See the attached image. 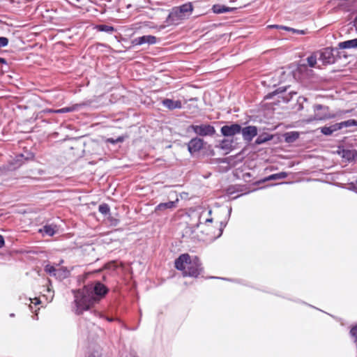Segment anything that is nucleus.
Wrapping results in <instances>:
<instances>
[{"label":"nucleus","mask_w":357,"mask_h":357,"mask_svg":"<svg viewBox=\"0 0 357 357\" xmlns=\"http://www.w3.org/2000/svg\"><path fill=\"white\" fill-rule=\"evenodd\" d=\"M109 289L105 285L97 281L75 292L76 313L82 314L98 303L105 297Z\"/></svg>","instance_id":"obj_1"},{"label":"nucleus","mask_w":357,"mask_h":357,"mask_svg":"<svg viewBox=\"0 0 357 357\" xmlns=\"http://www.w3.org/2000/svg\"><path fill=\"white\" fill-rule=\"evenodd\" d=\"M176 269L183 271L184 277L197 278L202 271V264L198 257L191 258L188 254H183L175 260Z\"/></svg>","instance_id":"obj_2"},{"label":"nucleus","mask_w":357,"mask_h":357,"mask_svg":"<svg viewBox=\"0 0 357 357\" xmlns=\"http://www.w3.org/2000/svg\"><path fill=\"white\" fill-rule=\"evenodd\" d=\"M192 6L190 3H185L179 7L172 9L169 15V18L174 22H178L188 16L192 11Z\"/></svg>","instance_id":"obj_3"},{"label":"nucleus","mask_w":357,"mask_h":357,"mask_svg":"<svg viewBox=\"0 0 357 357\" xmlns=\"http://www.w3.org/2000/svg\"><path fill=\"white\" fill-rule=\"evenodd\" d=\"M328 107L324 106L322 105H316L314 106V114L312 119H309L308 122H311L314 120L316 121H324L326 119H333L336 116V114H331L328 112Z\"/></svg>","instance_id":"obj_4"},{"label":"nucleus","mask_w":357,"mask_h":357,"mask_svg":"<svg viewBox=\"0 0 357 357\" xmlns=\"http://www.w3.org/2000/svg\"><path fill=\"white\" fill-rule=\"evenodd\" d=\"M190 128L193 132L202 137L213 136L215 133V129L213 126L209 124L202 123L200 125H191Z\"/></svg>","instance_id":"obj_5"},{"label":"nucleus","mask_w":357,"mask_h":357,"mask_svg":"<svg viewBox=\"0 0 357 357\" xmlns=\"http://www.w3.org/2000/svg\"><path fill=\"white\" fill-rule=\"evenodd\" d=\"M335 50L331 47L322 49L318 52L319 61L324 65L332 64L335 61V56L333 52Z\"/></svg>","instance_id":"obj_6"},{"label":"nucleus","mask_w":357,"mask_h":357,"mask_svg":"<svg viewBox=\"0 0 357 357\" xmlns=\"http://www.w3.org/2000/svg\"><path fill=\"white\" fill-rule=\"evenodd\" d=\"M220 131L225 137H232L241 132V126L238 123H232L229 126L226 125L221 128Z\"/></svg>","instance_id":"obj_7"},{"label":"nucleus","mask_w":357,"mask_h":357,"mask_svg":"<svg viewBox=\"0 0 357 357\" xmlns=\"http://www.w3.org/2000/svg\"><path fill=\"white\" fill-rule=\"evenodd\" d=\"M157 42L158 38L155 36L147 35L134 38L132 41V43L134 45H142L144 44L154 45L157 43Z\"/></svg>","instance_id":"obj_8"},{"label":"nucleus","mask_w":357,"mask_h":357,"mask_svg":"<svg viewBox=\"0 0 357 357\" xmlns=\"http://www.w3.org/2000/svg\"><path fill=\"white\" fill-rule=\"evenodd\" d=\"M257 128L256 126H249L243 128H241V132L242 133L243 139L250 142L255 136H257Z\"/></svg>","instance_id":"obj_9"},{"label":"nucleus","mask_w":357,"mask_h":357,"mask_svg":"<svg viewBox=\"0 0 357 357\" xmlns=\"http://www.w3.org/2000/svg\"><path fill=\"white\" fill-rule=\"evenodd\" d=\"M204 146V140L201 138H192L188 144V149L191 154L199 151Z\"/></svg>","instance_id":"obj_10"},{"label":"nucleus","mask_w":357,"mask_h":357,"mask_svg":"<svg viewBox=\"0 0 357 357\" xmlns=\"http://www.w3.org/2000/svg\"><path fill=\"white\" fill-rule=\"evenodd\" d=\"M211 210H204L202 211L198 217V222L197 224V228L201 225H206L207 224L213 222V218L211 217Z\"/></svg>","instance_id":"obj_11"},{"label":"nucleus","mask_w":357,"mask_h":357,"mask_svg":"<svg viewBox=\"0 0 357 357\" xmlns=\"http://www.w3.org/2000/svg\"><path fill=\"white\" fill-rule=\"evenodd\" d=\"M162 104L166 108L173 110L175 109H181L182 107V103L180 100H174L172 99L166 98L162 101Z\"/></svg>","instance_id":"obj_12"},{"label":"nucleus","mask_w":357,"mask_h":357,"mask_svg":"<svg viewBox=\"0 0 357 357\" xmlns=\"http://www.w3.org/2000/svg\"><path fill=\"white\" fill-rule=\"evenodd\" d=\"M82 105V104H75V105H73V106L63 107L59 109H56V110L49 109L47 111V112L57 113V114L72 112L77 110Z\"/></svg>","instance_id":"obj_13"},{"label":"nucleus","mask_w":357,"mask_h":357,"mask_svg":"<svg viewBox=\"0 0 357 357\" xmlns=\"http://www.w3.org/2000/svg\"><path fill=\"white\" fill-rule=\"evenodd\" d=\"M338 48L339 49L357 48V38L339 43Z\"/></svg>","instance_id":"obj_14"},{"label":"nucleus","mask_w":357,"mask_h":357,"mask_svg":"<svg viewBox=\"0 0 357 357\" xmlns=\"http://www.w3.org/2000/svg\"><path fill=\"white\" fill-rule=\"evenodd\" d=\"M178 202V199L174 202H167L165 203H160L155 208V211H165L166 209L175 208L176 206V203Z\"/></svg>","instance_id":"obj_15"},{"label":"nucleus","mask_w":357,"mask_h":357,"mask_svg":"<svg viewBox=\"0 0 357 357\" xmlns=\"http://www.w3.org/2000/svg\"><path fill=\"white\" fill-rule=\"evenodd\" d=\"M69 271L65 267H58L54 278L59 280L66 278L69 275Z\"/></svg>","instance_id":"obj_16"},{"label":"nucleus","mask_w":357,"mask_h":357,"mask_svg":"<svg viewBox=\"0 0 357 357\" xmlns=\"http://www.w3.org/2000/svg\"><path fill=\"white\" fill-rule=\"evenodd\" d=\"M40 231L49 236H52L56 231V226L53 225H45L43 229H40Z\"/></svg>","instance_id":"obj_17"},{"label":"nucleus","mask_w":357,"mask_h":357,"mask_svg":"<svg viewBox=\"0 0 357 357\" xmlns=\"http://www.w3.org/2000/svg\"><path fill=\"white\" fill-rule=\"evenodd\" d=\"M232 144L233 140L225 139L220 142L219 147L224 151H229L231 150Z\"/></svg>","instance_id":"obj_18"},{"label":"nucleus","mask_w":357,"mask_h":357,"mask_svg":"<svg viewBox=\"0 0 357 357\" xmlns=\"http://www.w3.org/2000/svg\"><path fill=\"white\" fill-rule=\"evenodd\" d=\"M318 52H314L312 55L307 57V61L310 67L314 68L316 66L317 60L319 61Z\"/></svg>","instance_id":"obj_19"},{"label":"nucleus","mask_w":357,"mask_h":357,"mask_svg":"<svg viewBox=\"0 0 357 357\" xmlns=\"http://www.w3.org/2000/svg\"><path fill=\"white\" fill-rule=\"evenodd\" d=\"M96 29L98 31L106 32L107 33H112L114 31V28L112 26L107 25V24H98L96 26Z\"/></svg>","instance_id":"obj_20"},{"label":"nucleus","mask_w":357,"mask_h":357,"mask_svg":"<svg viewBox=\"0 0 357 357\" xmlns=\"http://www.w3.org/2000/svg\"><path fill=\"white\" fill-rule=\"evenodd\" d=\"M287 176V173L282 172L278 174H274L266 177L264 181L283 179Z\"/></svg>","instance_id":"obj_21"},{"label":"nucleus","mask_w":357,"mask_h":357,"mask_svg":"<svg viewBox=\"0 0 357 357\" xmlns=\"http://www.w3.org/2000/svg\"><path fill=\"white\" fill-rule=\"evenodd\" d=\"M213 10L215 13H224L229 11V8L220 5H214Z\"/></svg>","instance_id":"obj_22"},{"label":"nucleus","mask_w":357,"mask_h":357,"mask_svg":"<svg viewBox=\"0 0 357 357\" xmlns=\"http://www.w3.org/2000/svg\"><path fill=\"white\" fill-rule=\"evenodd\" d=\"M354 153H356V150H344L342 157L347 160H353Z\"/></svg>","instance_id":"obj_23"},{"label":"nucleus","mask_w":357,"mask_h":357,"mask_svg":"<svg viewBox=\"0 0 357 357\" xmlns=\"http://www.w3.org/2000/svg\"><path fill=\"white\" fill-rule=\"evenodd\" d=\"M98 211L102 215H106L109 213L110 208H109V206H108V204H102L99 206Z\"/></svg>","instance_id":"obj_24"},{"label":"nucleus","mask_w":357,"mask_h":357,"mask_svg":"<svg viewBox=\"0 0 357 357\" xmlns=\"http://www.w3.org/2000/svg\"><path fill=\"white\" fill-rule=\"evenodd\" d=\"M57 268L56 266H52L50 264H47L45 266V271L46 273H47L50 275L54 277V274L56 272Z\"/></svg>","instance_id":"obj_25"},{"label":"nucleus","mask_w":357,"mask_h":357,"mask_svg":"<svg viewBox=\"0 0 357 357\" xmlns=\"http://www.w3.org/2000/svg\"><path fill=\"white\" fill-rule=\"evenodd\" d=\"M268 28L270 29H283L289 31H298L297 29L290 28L288 26H282V25H277V24H273V25H268Z\"/></svg>","instance_id":"obj_26"},{"label":"nucleus","mask_w":357,"mask_h":357,"mask_svg":"<svg viewBox=\"0 0 357 357\" xmlns=\"http://www.w3.org/2000/svg\"><path fill=\"white\" fill-rule=\"evenodd\" d=\"M270 139H271V137H264V136L260 135V136H259L257 138V139L255 141V143L257 144H263V143H264V142H267V141H268Z\"/></svg>","instance_id":"obj_27"},{"label":"nucleus","mask_w":357,"mask_h":357,"mask_svg":"<svg viewBox=\"0 0 357 357\" xmlns=\"http://www.w3.org/2000/svg\"><path fill=\"white\" fill-rule=\"evenodd\" d=\"M321 132L324 134V135H331L333 134V132L331 131V129L330 126H324L320 128Z\"/></svg>","instance_id":"obj_28"},{"label":"nucleus","mask_w":357,"mask_h":357,"mask_svg":"<svg viewBox=\"0 0 357 357\" xmlns=\"http://www.w3.org/2000/svg\"><path fill=\"white\" fill-rule=\"evenodd\" d=\"M48 283H49V285L47 286V292L50 294V296H47V297H50V299L52 300L53 296H54V291L52 289V287H51V281L50 280H48Z\"/></svg>","instance_id":"obj_29"},{"label":"nucleus","mask_w":357,"mask_h":357,"mask_svg":"<svg viewBox=\"0 0 357 357\" xmlns=\"http://www.w3.org/2000/svg\"><path fill=\"white\" fill-rule=\"evenodd\" d=\"M330 128L331 129V131L333 132V133L335 131H337L339 130H341V126H340V123H334L331 126H330Z\"/></svg>","instance_id":"obj_30"},{"label":"nucleus","mask_w":357,"mask_h":357,"mask_svg":"<svg viewBox=\"0 0 357 357\" xmlns=\"http://www.w3.org/2000/svg\"><path fill=\"white\" fill-rule=\"evenodd\" d=\"M8 43V39L6 37H0V47H6Z\"/></svg>","instance_id":"obj_31"},{"label":"nucleus","mask_w":357,"mask_h":357,"mask_svg":"<svg viewBox=\"0 0 357 357\" xmlns=\"http://www.w3.org/2000/svg\"><path fill=\"white\" fill-rule=\"evenodd\" d=\"M225 226L226 224H223L222 222L220 223V227L219 229L218 234L213 237L214 238H217L222 235L223 229L225 227Z\"/></svg>","instance_id":"obj_32"},{"label":"nucleus","mask_w":357,"mask_h":357,"mask_svg":"<svg viewBox=\"0 0 357 357\" xmlns=\"http://www.w3.org/2000/svg\"><path fill=\"white\" fill-rule=\"evenodd\" d=\"M340 126H341V128H344V127L345 128L351 127L350 119L345 121L340 122Z\"/></svg>","instance_id":"obj_33"},{"label":"nucleus","mask_w":357,"mask_h":357,"mask_svg":"<svg viewBox=\"0 0 357 357\" xmlns=\"http://www.w3.org/2000/svg\"><path fill=\"white\" fill-rule=\"evenodd\" d=\"M5 244V241L3 237L0 235V248H1Z\"/></svg>","instance_id":"obj_34"},{"label":"nucleus","mask_w":357,"mask_h":357,"mask_svg":"<svg viewBox=\"0 0 357 357\" xmlns=\"http://www.w3.org/2000/svg\"><path fill=\"white\" fill-rule=\"evenodd\" d=\"M351 126H357V120L350 119Z\"/></svg>","instance_id":"obj_35"},{"label":"nucleus","mask_w":357,"mask_h":357,"mask_svg":"<svg viewBox=\"0 0 357 357\" xmlns=\"http://www.w3.org/2000/svg\"><path fill=\"white\" fill-rule=\"evenodd\" d=\"M298 31H292L293 33H300V34H304L305 33V31L303 30H298Z\"/></svg>","instance_id":"obj_36"},{"label":"nucleus","mask_w":357,"mask_h":357,"mask_svg":"<svg viewBox=\"0 0 357 357\" xmlns=\"http://www.w3.org/2000/svg\"><path fill=\"white\" fill-rule=\"evenodd\" d=\"M107 142H110V143H112V144H115L116 143V140L112 139V138H109L107 139Z\"/></svg>","instance_id":"obj_37"},{"label":"nucleus","mask_w":357,"mask_h":357,"mask_svg":"<svg viewBox=\"0 0 357 357\" xmlns=\"http://www.w3.org/2000/svg\"><path fill=\"white\" fill-rule=\"evenodd\" d=\"M354 157L353 160L355 162L357 161V151L356 150V153H354Z\"/></svg>","instance_id":"obj_38"},{"label":"nucleus","mask_w":357,"mask_h":357,"mask_svg":"<svg viewBox=\"0 0 357 357\" xmlns=\"http://www.w3.org/2000/svg\"><path fill=\"white\" fill-rule=\"evenodd\" d=\"M123 137H118L116 139V142H123Z\"/></svg>","instance_id":"obj_39"},{"label":"nucleus","mask_w":357,"mask_h":357,"mask_svg":"<svg viewBox=\"0 0 357 357\" xmlns=\"http://www.w3.org/2000/svg\"><path fill=\"white\" fill-rule=\"evenodd\" d=\"M278 74H280V75H284V72L282 70H280L277 72Z\"/></svg>","instance_id":"obj_40"},{"label":"nucleus","mask_w":357,"mask_h":357,"mask_svg":"<svg viewBox=\"0 0 357 357\" xmlns=\"http://www.w3.org/2000/svg\"><path fill=\"white\" fill-rule=\"evenodd\" d=\"M0 63H6L5 59L0 58Z\"/></svg>","instance_id":"obj_41"},{"label":"nucleus","mask_w":357,"mask_h":357,"mask_svg":"<svg viewBox=\"0 0 357 357\" xmlns=\"http://www.w3.org/2000/svg\"><path fill=\"white\" fill-rule=\"evenodd\" d=\"M34 300L36 301V303L35 304H38L40 303V301L37 299V298H34Z\"/></svg>","instance_id":"obj_42"},{"label":"nucleus","mask_w":357,"mask_h":357,"mask_svg":"<svg viewBox=\"0 0 357 357\" xmlns=\"http://www.w3.org/2000/svg\"><path fill=\"white\" fill-rule=\"evenodd\" d=\"M231 208H229V213L230 214V213H231Z\"/></svg>","instance_id":"obj_43"},{"label":"nucleus","mask_w":357,"mask_h":357,"mask_svg":"<svg viewBox=\"0 0 357 357\" xmlns=\"http://www.w3.org/2000/svg\"><path fill=\"white\" fill-rule=\"evenodd\" d=\"M10 317H14V314H10Z\"/></svg>","instance_id":"obj_44"}]
</instances>
